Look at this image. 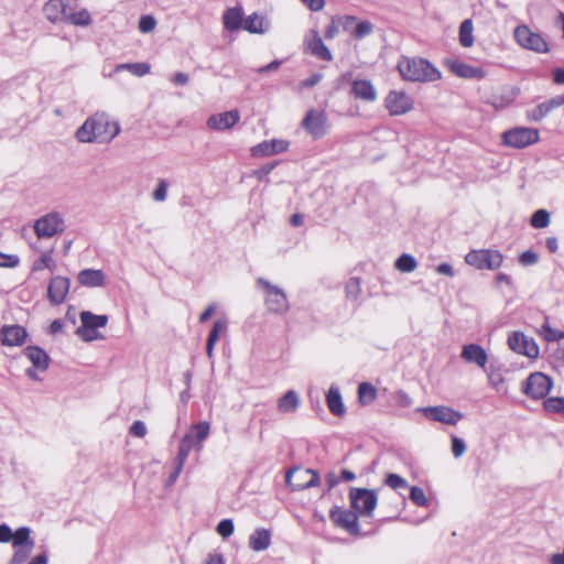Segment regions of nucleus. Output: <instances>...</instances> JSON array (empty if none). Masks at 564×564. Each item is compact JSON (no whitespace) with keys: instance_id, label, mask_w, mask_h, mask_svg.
Listing matches in <instances>:
<instances>
[{"instance_id":"f257e3e1","label":"nucleus","mask_w":564,"mask_h":564,"mask_svg":"<svg viewBox=\"0 0 564 564\" xmlns=\"http://www.w3.org/2000/svg\"><path fill=\"white\" fill-rule=\"evenodd\" d=\"M120 124L106 112H96L87 118L76 131V139L83 143L108 142L120 133Z\"/></svg>"},{"instance_id":"f03ea898","label":"nucleus","mask_w":564,"mask_h":564,"mask_svg":"<svg viewBox=\"0 0 564 564\" xmlns=\"http://www.w3.org/2000/svg\"><path fill=\"white\" fill-rule=\"evenodd\" d=\"M397 69L403 80L411 83H433L442 78V73L435 65L417 56H401Z\"/></svg>"},{"instance_id":"7ed1b4c3","label":"nucleus","mask_w":564,"mask_h":564,"mask_svg":"<svg viewBox=\"0 0 564 564\" xmlns=\"http://www.w3.org/2000/svg\"><path fill=\"white\" fill-rule=\"evenodd\" d=\"M66 223L64 216L56 210L46 213L34 220L33 229L37 239H51L64 232Z\"/></svg>"},{"instance_id":"20e7f679","label":"nucleus","mask_w":564,"mask_h":564,"mask_svg":"<svg viewBox=\"0 0 564 564\" xmlns=\"http://www.w3.org/2000/svg\"><path fill=\"white\" fill-rule=\"evenodd\" d=\"M79 318L80 326L76 329V335L82 340L89 343L104 339L99 329L106 327L108 323L107 315H96L89 311H84L80 313Z\"/></svg>"},{"instance_id":"39448f33","label":"nucleus","mask_w":564,"mask_h":564,"mask_svg":"<svg viewBox=\"0 0 564 564\" xmlns=\"http://www.w3.org/2000/svg\"><path fill=\"white\" fill-rule=\"evenodd\" d=\"M503 254L496 249H475L465 256V262L477 270L494 271L503 263Z\"/></svg>"},{"instance_id":"423d86ee","label":"nucleus","mask_w":564,"mask_h":564,"mask_svg":"<svg viewBox=\"0 0 564 564\" xmlns=\"http://www.w3.org/2000/svg\"><path fill=\"white\" fill-rule=\"evenodd\" d=\"M257 283L263 288L264 304L270 313L282 315L290 310L289 299L281 288L263 278H259Z\"/></svg>"},{"instance_id":"0eeeda50","label":"nucleus","mask_w":564,"mask_h":564,"mask_svg":"<svg viewBox=\"0 0 564 564\" xmlns=\"http://www.w3.org/2000/svg\"><path fill=\"white\" fill-rule=\"evenodd\" d=\"M350 506L358 516L372 517L378 503V495L373 489L351 488Z\"/></svg>"},{"instance_id":"6e6552de","label":"nucleus","mask_w":564,"mask_h":564,"mask_svg":"<svg viewBox=\"0 0 564 564\" xmlns=\"http://www.w3.org/2000/svg\"><path fill=\"white\" fill-rule=\"evenodd\" d=\"M285 484L292 491L305 490L319 484V475L314 469L293 467L285 474Z\"/></svg>"},{"instance_id":"1a4fd4ad","label":"nucleus","mask_w":564,"mask_h":564,"mask_svg":"<svg viewBox=\"0 0 564 564\" xmlns=\"http://www.w3.org/2000/svg\"><path fill=\"white\" fill-rule=\"evenodd\" d=\"M540 139L539 130L529 127H517L502 133V143L514 149H522L536 143Z\"/></svg>"},{"instance_id":"9d476101","label":"nucleus","mask_w":564,"mask_h":564,"mask_svg":"<svg viewBox=\"0 0 564 564\" xmlns=\"http://www.w3.org/2000/svg\"><path fill=\"white\" fill-rule=\"evenodd\" d=\"M516 42L523 48L539 54L547 53L549 45L540 33L533 32L528 25H519L513 31Z\"/></svg>"},{"instance_id":"9b49d317","label":"nucleus","mask_w":564,"mask_h":564,"mask_svg":"<svg viewBox=\"0 0 564 564\" xmlns=\"http://www.w3.org/2000/svg\"><path fill=\"white\" fill-rule=\"evenodd\" d=\"M31 533L32 531L29 527H20L17 529V535L12 544L14 553L9 564H23L29 558L34 547Z\"/></svg>"},{"instance_id":"f8f14e48","label":"nucleus","mask_w":564,"mask_h":564,"mask_svg":"<svg viewBox=\"0 0 564 564\" xmlns=\"http://www.w3.org/2000/svg\"><path fill=\"white\" fill-rule=\"evenodd\" d=\"M384 107L392 117L404 116L414 109V99L404 90H390Z\"/></svg>"},{"instance_id":"ddd939ff","label":"nucleus","mask_w":564,"mask_h":564,"mask_svg":"<svg viewBox=\"0 0 564 564\" xmlns=\"http://www.w3.org/2000/svg\"><path fill=\"white\" fill-rule=\"evenodd\" d=\"M552 387L551 377L543 372H533L527 378L522 391L531 399H542L547 395Z\"/></svg>"},{"instance_id":"4468645a","label":"nucleus","mask_w":564,"mask_h":564,"mask_svg":"<svg viewBox=\"0 0 564 564\" xmlns=\"http://www.w3.org/2000/svg\"><path fill=\"white\" fill-rule=\"evenodd\" d=\"M508 345L512 351L523 355L530 359L539 357L540 348L535 340L525 336L521 332L511 333L508 337Z\"/></svg>"},{"instance_id":"2eb2a0df","label":"nucleus","mask_w":564,"mask_h":564,"mask_svg":"<svg viewBox=\"0 0 564 564\" xmlns=\"http://www.w3.org/2000/svg\"><path fill=\"white\" fill-rule=\"evenodd\" d=\"M417 410L427 420L447 425H456L463 417L460 412L445 405L423 406Z\"/></svg>"},{"instance_id":"dca6fc26","label":"nucleus","mask_w":564,"mask_h":564,"mask_svg":"<svg viewBox=\"0 0 564 564\" xmlns=\"http://www.w3.org/2000/svg\"><path fill=\"white\" fill-rule=\"evenodd\" d=\"M329 517L337 527L344 529L351 535L360 534L358 514L355 511L334 507L329 512Z\"/></svg>"},{"instance_id":"f3484780","label":"nucleus","mask_w":564,"mask_h":564,"mask_svg":"<svg viewBox=\"0 0 564 564\" xmlns=\"http://www.w3.org/2000/svg\"><path fill=\"white\" fill-rule=\"evenodd\" d=\"M209 422L200 421L197 424L192 425L181 441H183L191 448L200 452L203 449V443L209 436Z\"/></svg>"},{"instance_id":"a211bd4d","label":"nucleus","mask_w":564,"mask_h":564,"mask_svg":"<svg viewBox=\"0 0 564 564\" xmlns=\"http://www.w3.org/2000/svg\"><path fill=\"white\" fill-rule=\"evenodd\" d=\"M303 128L315 139H319L327 133V117L323 111L310 110L303 122Z\"/></svg>"},{"instance_id":"6ab92c4d","label":"nucleus","mask_w":564,"mask_h":564,"mask_svg":"<svg viewBox=\"0 0 564 564\" xmlns=\"http://www.w3.org/2000/svg\"><path fill=\"white\" fill-rule=\"evenodd\" d=\"M70 288V281L68 278L56 275L50 280L47 286V299L52 305L62 304Z\"/></svg>"},{"instance_id":"aec40b11","label":"nucleus","mask_w":564,"mask_h":564,"mask_svg":"<svg viewBox=\"0 0 564 564\" xmlns=\"http://www.w3.org/2000/svg\"><path fill=\"white\" fill-rule=\"evenodd\" d=\"M240 120V113L237 109L212 115L206 122L209 130L225 131L235 127Z\"/></svg>"},{"instance_id":"412c9836","label":"nucleus","mask_w":564,"mask_h":564,"mask_svg":"<svg viewBox=\"0 0 564 564\" xmlns=\"http://www.w3.org/2000/svg\"><path fill=\"white\" fill-rule=\"evenodd\" d=\"M445 65L451 73L464 79H481L487 75L482 68L471 66L458 59H446Z\"/></svg>"},{"instance_id":"4be33fe9","label":"nucleus","mask_w":564,"mask_h":564,"mask_svg":"<svg viewBox=\"0 0 564 564\" xmlns=\"http://www.w3.org/2000/svg\"><path fill=\"white\" fill-rule=\"evenodd\" d=\"M517 97L513 87L501 86L494 89L487 97L485 102L494 107L496 110H502L510 106Z\"/></svg>"},{"instance_id":"5701e85b","label":"nucleus","mask_w":564,"mask_h":564,"mask_svg":"<svg viewBox=\"0 0 564 564\" xmlns=\"http://www.w3.org/2000/svg\"><path fill=\"white\" fill-rule=\"evenodd\" d=\"M305 51L323 61H332L333 55L327 46L324 44L318 32L315 30L310 31L304 40Z\"/></svg>"},{"instance_id":"b1692460","label":"nucleus","mask_w":564,"mask_h":564,"mask_svg":"<svg viewBox=\"0 0 564 564\" xmlns=\"http://www.w3.org/2000/svg\"><path fill=\"white\" fill-rule=\"evenodd\" d=\"M73 1L74 0H48L43 8L44 15L53 23L66 21Z\"/></svg>"},{"instance_id":"393cba45","label":"nucleus","mask_w":564,"mask_h":564,"mask_svg":"<svg viewBox=\"0 0 564 564\" xmlns=\"http://www.w3.org/2000/svg\"><path fill=\"white\" fill-rule=\"evenodd\" d=\"M460 358L464 361L476 365L481 369H485L488 362L487 351L477 344L464 345L462 348Z\"/></svg>"},{"instance_id":"a878e982","label":"nucleus","mask_w":564,"mask_h":564,"mask_svg":"<svg viewBox=\"0 0 564 564\" xmlns=\"http://www.w3.org/2000/svg\"><path fill=\"white\" fill-rule=\"evenodd\" d=\"M1 343L3 346H21L28 338V333L20 325H6L1 328Z\"/></svg>"},{"instance_id":"bb28decb","label":"nucleus","mask_w":564,"mask_h":564,"mask_svg":"<svg viewBox=\"0 0 564 564\" xmlns=\"http://www.w3.org/2000/svg\"><path fill=\"white\" fill-rule=\"evenodd\" d=\"M288 148V141L282 139H273L254 145L251 148V153L253 156H271L286 151Z\"/></svg>"},{"instance_id":"cd10ccee","label":"nucleus","mask_w":564,"mask_h":564,"mask_svg":"<svg viewBox=\"0 0 564 564\" xmlns=\"http://www.w3.org/2000/svg\"><path fill=\"white\" fill-rule=\"evenodd\" d=\"M77 281L86 288H101L106 283V275L100 269H84L78 272Z\"/></svg>"},{"instance_id":"c85d7f7f","label":"nucleus","mask_w":564,"mask_h":564,"mask_svg":"<svg viewBox=\"0 0 564 564\" xmlns=\"http://www.w3.org/2000/svg\"><path fill=\"white\" fill-rule=\"evenodd\" d=\"M24 355L39 371H45L50 366V357L44 349L37 346H28Z\"/></svg>"},{"instance_id":"c756f323","label":"nucleus","mask_w":564,"mask_h":564,"mask_svg":"<svg viewBox=\"0 0 564 564\" xmlns=\"http://www.w3.org/2000/svg\"><path fill=\"white\" fill-rule=\"evenodd\" d=\"M242 28L251 34H264L270 30V21L254 12L245 19Z\"/></svg>"},{"instance_id":"7c9ffc66","label":"nucleus","mask_w":564,"mask_h":564,"mask_svg":"<svg viewBox=\"0 0 564 564\" xmlns=\"http://www.w3.org/2000/svg\"><path fill=\"white\" fill-rule=\"evenodd\" d=\"M243 11L240 7L229 8L223 15V23L227 31H238L243 25Z\"/></svg>"},{"instance_id":"2f4dec72","label":"nucleus","mask_w":564,"mask_h":564,"mask_svg":"<svg viewBox=\"0 0 564 564\" xmlns=\"http://www.w3.org/2000/svg\"><path fill=\"white\" fill-rule=\"evenodd\" d=\"M271 544V532L263 528L256 529L249 536V547L254 552L267 550Z\"/></svg>"},{"instance_id":"473e14b6","label":"nucleus","mask_w":564,"mask_h":564,"mask_svg":"<svg viewBox=\"0 0 564 564\" xmlns=\"http://www.w3.org/2000/svg\"><path fill=\"white\" fill-rule=\"evenodd\" d=\"M301 404V399L296 391L289 390L285 392L276 403L278 411L280 413H293L295 412Z\"/></svg>"},{"instance_id":"72a5a7b5","label":"nucleus","mask_w":564,"mask_h":564,"mask_svg":"<svg viewBox=\"0 0 564 564\" xmlns=\"http://www.w3.org/2000/svg\"><path fill=\"white\" fill-rule=\"evenodd\" d=\"M352 93L356 98L365 101H375L377 98V91L373 85L366 79L355 80L352 83Z\"/></svg>"},{"instance_id":"f704fd0d","label":"nucleus","mask_w":564,"mask_h":564,"mask_svg":"<svg viewBox=\"0 0 564 564\" xmlns=\"http://www.w3.org/2000/svg\"><path fill=\"white\" fill-rule=\"evenodd\" d=\"M326 403L329 411L337 416H341L345 414L346 409L343 403L341 394L339 388L336 386H332L326 395Z\"/></svg>"},{"instance_id":"c9c22d12","label":"nucleus","mask_w":564,"mask_h":564,"mask_svg":"<svg viewBox=\"0 0 564 564\" xmlns=\"http://www.w3.org/2000/svg\"><path fill=\"white\" fill-rule=\"evenodd\" d=\"M227 329V323L225 321H216L213 325V328L208 335L206 343V354L209 359L213 358L214 347L219 339L220 334L225 333Z\"/></svg>"},{"instance_id":"e433bc0d","label":"nucleus","mask_w":564,"mask_h":564,"mask_svg":"<svg viewBox=\"0 0 564 564\" xmlns=\"http://www.w3.org/2000/svg\"><path fill=\"white\" fill-rule=\"evenodd\" d=\"M474 25L470 19H466L459 26V43L464 47H471L474 45Z\"/></svg>"},{"instance_id":"4c0bfd02","label":"nucleus","mask_w":564,"mask_h":564,"mask_svg":"<svg viewBox=\"0 0 564 564\" xmlns=\"http://www.w3.org/2000/svg\"><path fill=\"white\" fill-rule=\"evenodd\" d=\"M377 390L371 383L362 382L358 387V400L360 404L368 405L375 401Z\"/></svg>"},{"instance_id":"58836bf2","label":"nucleus","mask_w":564,"mask_h":564,"mask_svg":"<svg viewBox=\"0 0 564 564\" xmlns=\"http://www.w3.org/2000/svg\"><path fill=\"white\" fill-rule=\"evenodd\" d=\"M394 265L395 269L399 270L400 272L411 273L416 270L417 261L413 256L409 253H403L397 259Z\"/></svg>"},{"instance_id":"ea45409f","label":"nucleus","mask_w":564,"mask_h":564,"mask_svg":"<svg viewBox=\"0 0 564 564\" xmlns=\"http://www.w3.org/2000/svg\"><path fill=\"white\" fill-rule=\"evenodd\" d=\"M65 22L76 26H87L91 23V18L88 10L82 9L78 12L68 11Z\"/></svg>"},{"instance_id":"a19ab883","label":"nucleus","mask_w":564,"mask_h":564,"mask_svg":"<svg viewBox=\"0 0 564 564\" xmlns=\"http://www.w3.org/2000/svg\"><path fill=\"white\" fill-rule=\"evenodd\" d=\"M551 216L546 209L536 210L530 220V224L533 228L542 229L550 225Z\"/></svg>"},{"instance_id":"79ce46f5","label":"nucleus","mask_w":564,"mask_h":564,"mask_svg":"<svg viewBox=\"0 0 564 564\" xmlns=\"http://www.w3.org/2000/svg\"><path fill=\"white\" fill-rule=\"evenodd\" d=\"M373 31V25L369 21H361L356 23L354 31H351V35L358 40L364 39L371 34Z\"/></svg>"},{"instance_id":"37998d69","label":"nucleus","mask_w":564,"mask_h":564,"mask_svg":"<svg viewBox=\"0 0 564 564\" xmlns=\"http://www.w3.org/2000/svg\"><path fill=\"white\" fill-rule=\"evenodd\" d=\"M384 484L393 490L408 488L409 484L405 478L398 474L390 473L384 479Z\"/></svg>"},{"instance_id":"c03bdc74","label":"nucleus","mask_w":564,"mask_h":564,"mask_svg":"<svg viewBox=\"0 0 564 564\" xmlns=\"http://www.w3.org/2000/svg\"><path fill=\"white\" fill-rule=\"evenodd\" d=\"M543 406L551 413H564V398H549L544 401Z\"/></svg>"},{"instance_id":"a18cd8bd","label":"nucleus","mask_w":564,"mask_h":564,"mask_svg":"<svg viewBox=\"0 0 564 564\" xmlns=\"http://www.w3.org/2000/svg\"><path fill=\"white\" fill-rule=\"evenodd\" d=\"M361 294L360 280L351 278L346 284V295L349 300L356 301Z\"/></svg>"},{"instance_id":"49530a36","label":"nucleus","mask_w":564,"mask_h":564,"mask_svg":"<svg viewBox=\"0 0 564 564\" xmlns=\"http://www.w3.org/2000/svg\"><path fill=\"white\" fill-rule=\"evenodd\" d=\"M167 189L169 183L165 180H159L152 193L153 200L158 203L164 202L167 197Z\"/></svg>"},{"instance_id":"de8ad7c7","label":"nucleus","mask_w":564,"mask_h":564,"mask_svg":"<svg viewBox=\"0 0 564 564\" xmlns=\"http://www.w3.org/2000/svg\"><path fill=\"white\" fill-rule=\"evenodd\" d=\"M156 26V20L153 15L147 14L142 15L138 23V29L141 33H150Z\"/></svg>"},{"instance_id":"09e8293b","label":"nucleus","mask_w":564,"mask_h":564,"mask_svg":"<svg viewBox=\"0 0 564 564\" xmlns=\"http://www.w3.org/2000/svg\"><path fill=\"white\" fill-rule=\"evenodd\" d=\"M43 269L54 270V261L50 252H43L33 265V271H40Z\"/></svg>"},{"instance_id":"8fccbe9b","label":"nucleus","mask_w":564,"mask_h":564,"mask_svg":"<svg viewBox=\"0 0 564 564\" xmlns=\"http://www.w3.org/2000/svg\"><path fill=\"white\" fill-rule=\"evenodd\" d=\"M410 498L412 502L419 507H425L427 505V498L425 496V492L420 487H411Z\"/></svg>"},{"instance_id":"3c124183","label":"nucleus","mask_w":564,"mask_h":564,"mask_svg":"<svg viewBox=\"0 0 564 564\" xmlns=\"http://www.w3.org/2000/svg\"><path fill=\"white\" fill-rule=\"evenodd\" d=\"M234 522L230 519L221 520L216 528L217 533L223 538H229L234 533Z\"/></svg>"},{"instance_id":"603ef678","label":"nucleus","mask_w":564,"mask_h":564,"mask_svg":"<svg viewBox=\"0 0 564 564\" xmlns=\"http://www.w3.org/2000/svg\"><path fill=\"white\" fill-rule=\"evenodd\" d=\"M193 448L186 445L183 441H180L177 456H176V466L183 468L184 464Z\"/></svg>"},{"instance_id":"864d4df0","label":"nucleus","mask_w":564,"mask_h":564,"mask_svg":"<svg viewBox=\"0 0 564 564\" xmlns=\"http://www.w3.org/2000/svg\"><path fill=\"white\" fill-rule=\"evenodd\" d=\"M337 24L344 29V31L351 34L357 23V19L352 15L336 17Z\"/></svg>"},{"instance_id":"5fc2aeb1","label":"nucleus","mask_w":564,"mask_h":564,"mask_svg":"<svg viewBox=\"0 0 564 564\" xmlns=\"http://www.w3.org/2000/svg\"><path fill=\"white\" fill-rule=\"evenodd\" d=\"M541 335L546 341H554L564 338V333L556 332L547 323L543 325Z\"/></svg>"},{"instance_id":"6e6d98bb","label":"nucleus","mask_w":564,"mask_h":564,"mask_svg":"<svg viewBox=\"0 0 564 564\" xmlns=\"http://www.w3.org/2000/svg\"><path fill=\"white\" fill-rule=\"evenodd\" d=\"M488 381L494 389L499 390L500 387L503 384L505 379L499 370L490 369L488 371Z\"/></svg>"},{"instance_id":"4d7b16f0","label":"nucleus","mask_w":564,"mask_h":564,"mask_svg":"<svg viewBox=\"0 0 564 564\" xmlns=\"http://www.w3.org/2000/svg\"><path fill=\"white\" fill-rule=\"evenodd\" d=\"M19 263L20 259L18 256L0 252V268H15Z\"/></svg>"},{"instance_id":"13d9d810","label":"nucleus","mask_w":564,"mask_h":564,"mask_svg":"<svg viewBox=\"0 0 564 564\" xmlns=\"http://www.w3.org/2000/svg\"><path fill=\"white\" fill-rule=\"evenodd\" d=\"M539 261V256L538 253H535L534 251L532 250H527V251H523L520 256H519V262L522 264V265H533L535 264L536 262Z\"/></svg>"},{"instance_id":"bf43d9fd","label":"nucleus","mask_w":564,"mask_h":564,"mask_svg":"<svg viewBox=\"0 0 564 564\" xmlns=\"http://www.w3.org/2000/svg\"><path fill=\"white\" fill-rule=\"evenodd\" d=\"M15 535H17V530L13 532L8 524H6V523L0 524V543H8V542L13 543Z\"/></svg>"},{"instance_id":"052dcab7","label":"nucleus","mask_w":564,"mask_h":564,"mask_svg":"<svg viewBox=\"0 0 564 564\" xmlns=\"http://www.w3.org/2000/svg\"><path fill=\"white\" fill-rule=\"evenodd\" d=\"M452 452L455 458L463 456V454L466 452L465 442L457 436L452 437Z\"/></svg>"},{"instance_id":"680f3d73","label":"nucleus","mask_w":564,"mask_h":564,"mask_svg":"<svg viewBox=\"0 0 564 564\" xmlns=\"http://www.w3.org/2000/svg\"><path fill=\"white\" fill-rule=\"evenodd\" d=\"M151 66L148 63H132L130 73L137 77H143L150 73Z\"/></svg>"},{"instance_id":"e2e57ef3","label":"nucleus","mask_w":564,"mask_h":564,"mask_svg":"<svg viewBox=\"0 0 564 564\" xmlns=\"http://www.w3.org/2000/svg\"><path fill=\"white\" fill-rule=\"evenodd\" d=\"M394 400L395 403L401 408H409L412 404V398L402 390L395 393Z\"/></svg>"},{"instance_id":"0e129e2a","label":"nucleus","mask_w":564,"mask_h":564,"mask_svg":"<svg viewBox=\"0 0 564 564\" xmlns=\"http://www.w3.org/2000/svg\"><path fill=\"white\" fill-rule=\"evenodd\" d=\"M550 108L547 106L546 102H542L540 104L539 106H536L533 111H532V119L534 120H541L542 118H544L545 116H547V113L550 112Z\"/></svg>"},{"instance_id":"69168bd1","label":"nucleus","mask_w":564,"mask_h":564,"mask_svg":"<svg viewBox=\"0 0 564 564\" xmlns=\"http://www.w3.org/2000/svg\"><path fill=\"white\" fill-rule=\"evenodd\" d=\"M130 433L137 437H143L147 434V426L142 421H134L130 427Z\"/></svg>"},{"instance_id":"338daca9","label":"nucleus","mask_w":564,"mask_h":564,"mask_svg":"<svg viewBox=\"0 0 564 564\" xmlns=\"http://www.w3.org/2000/svg\"><path fill=\"white\" fill-rule=\"evenodd\" d=\"M435 271L438 274L446 275L449 278L454 276V274H455L453 267L446 262L440 263L438 265H436Z\"/></svg>"},{"instance_id":"774afa93","label":"nucleus","mask_w":564,"mask_h":564,"mask_svg":"<svg viewBox=\"0 0 564 564\" xmlns=\"http://www.w3.org/2000/svg\"><path fill=\"white\" fill-rule=\"evenodd\" d=\"M310 10L321 11L324 9L325 0H301Z\"/></svg>"}]
</instances>
